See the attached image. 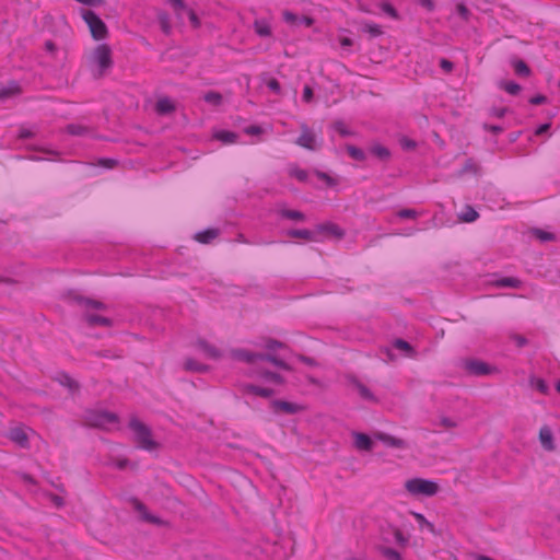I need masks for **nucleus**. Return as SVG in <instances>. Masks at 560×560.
<instances>
[{"instance_id": "a211bd4d", "label": "nucleus", "mask_w": 560, "mask_h": 560, "mask_svg": "<svg viewBox=\"0 0 560 560\" xmlns=\"http://www.w3.org/2000/svg\"><path fill=\"white\" fill-rule=\"evenodd\" d=\"M198 347L200 351L210 359H218L220 357L219 350L214 346L209 345L207 341L200 340L198 342Z\"/></svg>"}, {"instance_id": "49530a36", "label": "nucleus", "mask_w": 560, "mask_h": 560, "mask_svg": "<svg viewBox=\"0 0 560 560\" xmlns=\"http://www.w3.org/2000/svg\"><path fill=\"white\" fill-rule=\"evenodd\" d=\"M313 89L310 85H305L303 89V101L310 103L313 100Z\"/></svg>"}, {"instance_id": "39448f33", "label": "nucleus", "mask_w": 560, "mask_h": 560, "mask_svg": "<svg viewBox=\"0 0 560 560\" xmlns=\"http://www.w3.org/2000/svg\"><path fill=\"white\" fill-rule=\"evenodd\" d=\"M92 59L94 63H96L100 68V74L112 67V50L106 44L98 45L92 55Z\"/></svg>"}, {"instance_id": "9d476101", "label": "nucleus", "mask_w": 560, "mask_h": 560, "mask_svg": "<svg viewBox=\"0 0 560 560\" xmlns=\"http://www.w3.org/2000/svg\"><path fill=\"white\" fill-rule=\"evenodd\" d=\"M375 439L383 442L386 446L393 448L404 450L407 448L408 444L405 440L393 436L390 434L384 432H376L374 434Z\"/></svg>"}, {"instance_id": "0e129e2a", "label": "nucleus", "mask_w": 560, "mask_h": 560, "mask_svg": "<svg viewBox=\"0 0 560 560\" xmlns=\"http://www.w3.org/2000/svg\"><path fill=\"white\" fill-rule=\"evenodd\" d=\"M533 105H540L546 102V97L544 95H537L530 98L529 101Z\"/></svg>"}, {"instance_id": "4be33fe9", "label": "nucleus", "mask_w": 560, "mask_h": 560, "mask_svg": "<svg viewBox=\"0 0 560 560\" xmlns=\"http://www.w3.org/2000/svg\"><path fill=\"white\" fill-rule=\"evenodd\" d=\"M512 66H513L516 74L522 75V77H529L530 69L526 65L525 61L517 59V60L512 61Z\"/></svg>"}, {"instance_id": "052dcab7", "label": "nucleus", "mask_w": 560, "mask_h": 560, "mask_svg": "<svg viewBox=\"0 0 560 560\" xmlns=\"http://www.w3.org/2000/svg\"><path fill=\"white\" fill-rule=\"evenodd\" d=\"M282 347H283V345H282V343H280V342H278V341H276V340H269V341L267 342V345H266V348H267L268 350H271V351H273V350H276V349H278V348H282Z\"/></svg>"}, {"instance_id": "dca6fc26", "label": "nucleus", "mask_w": 560, "mask_h": 560, "mask_svg": "<svg viewBox=\"0 0 560 560\" xmlns=\"http://www.w3.org/2000/svg\"><path fill=\"white\" fill-rule=\"evenodd\" d=\"M9 438L19 444L20 446H25L27 443V434L24 428L16 427L10 430Z\"/></svg>"}, {"instance_id": "774afa93", "label": "nucleus", "mask_w": 560, "mask_h": 560, "mask_svg": "<svg viewBox=\"0 0 560 560\" xmlns=\"http://www.w3.org/2000/svg\"><path fill=\"white\" fill-rule=\"evenodd\" d=\"M335 129L342 136L348 135V130L346 129L345 125L342 122H336Z\"/></svg>"}, {"instance_id": "aec40b11", "label": "nucleus", "mask_w": 560, "mask_h": 560, "mask_svg": "<svg viewBox=\"0 0 560 560\" xmlns=\"http://www.w3.org/2000/svg\"><path fill=\"white\" fill-rule=\"evenodd\" d=\"M244 392L246 394L257 395V396H261V397H269L272 395V390H270L268 388L258 387L255 385H246L244 387Z\"/></svg>"}, {"instance_id": "680f3d73", "label": "nucleus", "mask_w": 560, "mask_h": 560, "mask_svg": "<svg viewBox=\"0 0 560 560\" xmlns=\"http://www.w3.org/2000/svg\"><path fill=\"white\" fill-rule=\"evenodd\" d=\"M400 143H401L402 148H405V149H415L416 148V143L412 140L407 139V138L401 139Z\"/></svg>"}, {"instance_id": "8fccbe9b", "label": "nucleus", "mask_w": 560, "mask_h": 560, "mask_svg": "<svg viewBox=\"0 0 560 560\" xmlns=\"http://www.w3.org/2000/svg\"><path fill=\"white\" fill-rule=\"evenodd\" d=\"M398 215L402 219H413L416 218V211L411 209H404L398 212Z\"/></svg>"}, {"instance_id": "ea45409f", "label": "nucleus", "mask_w": 560, "mask_h": 560, "mask_svg": "<svg viewBox=\"0 0 560 560\" xmlns=\"http://www.w3.org/2000/svg\"><path fill=\"white\" fill-rule=\"evenodd\" d=\"M290 175L292 177H295L300 182H305L306 178H307V173L304 170H301V168H298V167H292L290 170Z\"/></svg>"}, {"instance_id": "4468645a", "label": "nucleus", "mask_w": 560, "mask_h": 560, "mask_svg": "<svg viewBox=\"0 0 560 560\" xmlns=\"http://www.w3.org/2000/svg\"><path fill=\"white\" fill-rule=\"evenodd\" d=\"M317 232L336 238H341L343 236V232L334 223L318 225Z\"/></svg>"}, {"instance_id": "338daca9", "label": "nucleus", "mask_w": 560, "mask_h": 560, "mask_svg": "<svg viewBox=\"0 0 560 560\" xmlns=\"http://www.w3.org/2000/svg\"><path fill=\"white\" fill-rule=\"evenodd\" d=\"M383 10L393 18H397L396 10L390 4H384Z\"/></svg>"}, {"instance_id": "5701e85b", "label": "nucleus", "mask_w": 560, "mask_h": 560, "mask_svg": "<svg viewBox=\"0 0 560 560\" xmlns=\"http://www.w3.org/2000/svg\"><path fill=\"white\" fill-rule=\"evenodd\" d=\"M85 319H86L88 324L91 326H97V325L109 326L110 325V320L108 318L100 316V315L88 314L85 316Z\"/></svg>"}, {"instance_id": "f3484780", "label": "nucleus", "mask_w": 560, "mask_h": 560, "mask_svg": "<svg viewBox=\"0 0 560 560\" xmlns=\"http://www.w3.org/2000/svg\"><path fill=\"white\" fill-rule=\"evenodd\" d=\"M411 515L417 521L419 528L421 530H428L432 534L435 533L434 525L431 522H429L423 514L418 513V512H411Z\"/></svg>"}, {"instance_id": "20e7f679", "label": "nucleus", "mask_w": 560, "mask_h": 560, "mask_svg": "<svg viewBox=\"0 0 560 560\" xmlns=\"http://www.w3.org/2000/svg\"><path fill=\"white\" fill-rule=\"evenodd\" d=\"M82 19L89 26L94 39L100 40L107 36V26L96 13L91 10H82Z\"/></svg>"}, {"instance_id": "0eeeda50", "label": "nucleus", "mask_w": 560, "mask_h": 560, "mask_svg": "<svg viewBox=\"0 0 560 560\" xmlns=\"http://www.w3.org/2000/svg\"><path fill=\"white\" fill-rule=\"evenodd\" d=\"M301 129L302 132L296 140V144L311 151L319 149L320 143L318 142L317 137L305 125H303Z\"/></svg>"}, {"instance_id": "58836bf2", "label": "nucleus", "mask_w": 560, "mask_h": 560, "mask_svg": "<svg viewBox=\"0 0 560 560\" xmlns=\"http://www.w3.org/2000/svg\"><path fill=\"white\" fill-rule=\"evenodd\" d=\"M282 18H283L284 22H287L288 24H291V25H295L301 21L298 15H295L294 13H292L289 10H284L282 12Z\"/></svg>"}, {"instance_id": "e433bc0d", "label": "nucleus", "mask_w": 560, "mask_h": 560, "mask_svg": "<svg viewBox=\"0 0 560 560\" xmlns=\"http://www.w3.org/2000/svg\"><path fill=\"white\" fill-rule=\"evenodd\" d=\"M363 31L370 33L372 36L376 37L382 34L381 27L374 23H364L362 25Z\"/></svg>"}, {"instance_id": "f257e3e1", "label": "nucleus", "mask_w": 560, "mask_h": 560, "mask_svg": "<svg viewBox=\"0 0 560 560\" xmlns=\"http://www.w3.org/2000/svg\"><path fill=\"white\" fill-rule=\"evenodd\" d=\"M406 491L413 497H433L435 495L440 487L435 481L423 479V478H411L405 482Z\"/></svg>"}, {"instance_id": "c756f323", "label": "nucleus", "mask_w": 560, "mask_h": 560, "mask_svg": "<svg viewBox=\"0 0 560 560\" xmlns=\"http://www.w3.org/2000/svg\"><path fill=\"white\" fill-rule=\"evenodd\" d=\"M500 88L511 95H516L521 91V85L512 81L500 83Z\"/></svg>"}, {"instance_id": "3c124183", "label": "nucleus", "mask_w": 560, "mask_h": 560, "mask_svg": "<svg viewBox=\"0 0 560 560\" xmlns=\"http://www.w3.org/2000/svg\"><path fill=\"white\" fill-rule=\"evenodd\" d=\"M316 175L319 179L324 180L327 185L332 186L335 185V180L326 173L324 172H316Z\"/></svg>"}, {"instance_id": "13d9d810", "label": "nucleus", "mask_w": 560, "mask_h": 560, "mask_svg": "<svg viewBox=\"0 0 560 560\" xmlns=\"http://www.w3.org/2000/svg\"><path fill=\"white\" fill-rule=\"evenodd\" d=\"M440 67H441L444 71L450 72V71H452V69H453V63H452L451 61L446 60V59H441V61H440Z\"/></svg>"}, {"instance_id": "4d7b16f0", "label": "nucleus", "mask_w": 560, "mask_h": 560, "mask_svg": "<svg viewBox=\"0 0 560 560\" xmlns=\"http://www.w3.org/2000/svg\"><path fill=\"white\" fill-rule=\"evenodd\" d=\"M247 135L256 136L261 133V128L259 126H249L245 129Z\"/></svg>"}, {"instance_id": "393cba45", "label": "nucleus", "mask_w": 560, "mask_h": 560, "mask_svg": "<svg viewBox=\"0 0 560 560\" xmlns=\"http://www.w3.org/2000/svg\"><path fill=\"white\" fill-rule=\"evenodd\" d=\"M477 218H478V212L471 207H466L465 210L459 215V219L463 222H467V223L476 221Z\"/></svg>"}, {"instance_id": "4c0bfd02", "label": "nucleus", "mask_w": 560, "mask_h": 560, "mask_svg": "<svg viewBox=\"0 0 560 560\" xmlns=\"http://www.w3.org/2000/svg\"><path fill=\"white\" fill-rule=\"evenodd\" d=\"M530 384H532L533 387H535L541 394H547L548 386H547L546 382L542 378H533L530 381Z\"/></svg>"}, {"instance_id": "c9c22d12", "label": "nucleus", "mask_w": 560, "mask_h": 560, "mask_svg": "<svg viewBox=\"0 0 560 560\" xmlns=\"http://www.w3.org/2000/svg\"><path fill=\"white\" fill-rule=\"evenodd\" d=\"M281 215L287 219L296 220V221L304 220V214L296 210H282Z\"/></svg>"}, {"instance_id": "473e14b6", "label": "nucleus", "mask_w": 560, "mask_h": 560, "mask_svg": "<svg viewBox=\"0 0 560 560\" xmlns=\"http://www.w3.org/2000/svg\"><path fill=\"white\" fill-rule=\"evenodd\" d=\"M347 152L352 159L357 161H363L365 159L364 152L354 145H348Z\"/></svg>"}, {"instance_id": "bb28decb", "label": "nucleus", "mask_w": 560, "mask_h": 560, "mask_svg": "<svg viewBox=\"0 0 560 560\" xmlns=\"http://www.w3.org/2000/svg\"><path fill=\"white\" fill-rule=\"evenodd\" d=\"M20 93V88L15 83H11L8 88L0 89V100L16 95Z\"/></svg>"}, {"instance_id": "412c9836", "label": "nucleus", "mask_w": 560, "mask_h": 560, "mask_svg": "<svg viewBox=\"0 0 560 560\" xmlns=\"http://www.w3.org/2000/svg\"><path fill=\"white\" fill-rule=\"evenodd\" d=\"M353 385H354V388L357 389L358 394L363 399L370 400V401H376V398L374 397L372 392L365 385H363L360 382H354Z\"/></svg>"}, {"instance_id": "a18cd8bd", "label": "nucleus", "mask_w": 560, "mask_h": 560, "mask_svg": "<svg viewBox=\"0 0 560 560\" xmlns=\"http://www.w3.org/2000/svg\"><path fill=\"white\" fill-rule=\"evenodd\" d=\"M267 86L273 91L276 94H280L281 92V88H280V83L278 82L277 79L275 78H271L267 81Z\"/></svg>"}, {"instance_id": "72a5a7b5", "label": "nucleus", "mask_w": 560, "mask_h": 560, "mask_svg": "<svg viewBox=\"0 0 560 560\" xmlns=\"http://www.w3.org/2000/svg\"><path fill=\"white\" fill-rule=\"evenodd\" d=\"M260 355L262 358H258V360H268L281 369L289 370V365L283 360L279 359L275 355H262V354H260Z\"/></svg>"}, {"instance_id": "cd10ccee", "label": "nucleus", "mask_w": 560, "mask_h": 560, "mask_svg": "<svg viewBox=\"0 0 560 560\" xmlns=\"http://www.w3.org/2000/svg\"><path fill=\"white\" fill-rule=\"evenodd\" d=\"M497 287H509V288H518L521 285V281L513 277L502 278L495 281Z\"/></svg>"}, {"instance_id": "423d86ee", "label": "nucleus", "mask_w": 560, "mask_h": 560, "mask_svg": "<svg viewBox=\"0 0 560 560\" xmlns=\"http://www.w3.org/2000/svg\"><path fill=\"white\" fill-rule=\"evenodd\" d=\"M463 368L468 374L476 376L488 375L495 371L494 368H491L486 362L476 359L464 360Z\"/></svg>"}, {"instance_id": "37998d69", "label": "nucleus", "mask_w": 560, "mask_h": 560, "mask_svg": "<svg viewBox=\"0 0 560 560\" xmlns=\"http://www.w3.org/2000/svg\"><path fill=\"white\" fill-rule=\"evenodd\" d=\"M534 235L540 241H551L553 240V235L549 232H545L542 230H535Z\"/></svg>"}, {"instance_id": "c85d7f7f", "label": "nucleus", "mask_w": 560, "mask_h": 560, "mask_svg": "<svg viewBox=\"0 0 560 560\" xmlns=\"http://www.w3.org/2000/svg\"><path fill=\"white\" fill-rule=\"evenodd\" d=\"M158 20H159V23H160V26H161L162 31L165 34H170L172 26H171V22H170L168 15L165 12H160L158 14Z\"/></svg>"}, {"instance_id": "69168bd1", "label": "nucleus", "mask_w": 560, "mask_h": 560, "mask_svg": "<svg viewBox=\"0 0 560 560\" xmlns=\"http://www.w3.org/2000/svg\"><path fill=\"white\" fill-rule=\"evenodd\" d=\"M78 2L86 5H101L104 3L103 0H77Z\"/></svg>"}, {"instance_id": "de8ad7c7", "label": "nucleus", "mask_w": 560, "mask_h": 560, "mask_svg": "<svg viewBox=\"0 0 560 560\" xmlns=\"http://www.w3.org/2000/svg\"><path fill=\"white\" fill-rule=\"evenodd\" d=\"M186 12L188 14V18H189L192 26L198 27L200 25V22H199L197 14L195 13V11L191 9H187Z\"/></svg>"}, {"instance_id": "6e6552de", "label": "nucleus", "mask_w": 560, "mask_h": 560, "mask_svg": "<svg viewBox=\"0 0 560 560\" xmlns=\"http://www.w3.org/2000/svg\"><path fill=\"white\" fill-rule=\"evenodd\" d=\"M539 443L541 447L547 452H553L556 450L555 439L552 430L548 425H541L538 434Z\"/></svg>"}, {"instance_id": "9b49d317", "label": "nucleus", "mask_w": 560, "mask_h": 560, "mask_svg": "<svg viewBox=\"0 0 560 560\" xmlns=\"http://www.w3.org/2000/svg\"><path fill=\"white\" fill-rule=\"evenodd\" d=\"M254 31L259 37H271L272 30L270 23L265 19L254 21Z\"/></svg>"}, {"instance_id": "5fc2aeb1", "label": "nucleus", "mask_w": 560, "mask_h": 560, "mask_svg": "<svg viewBox=\"0 0 560 560\" xmlns=\"http://www.w3.org/2000/svg\"><path fill=\"white\" fill-rule=\"evenodd\" d=\"M394 537H395L396 541L400 545H405L407 542V539L405 538V536L400 529H395Z\"/></svg>"}, {"instance_id": "a19ab883", "label": "nucleus", "mask_w": 560, "mask_h": 560, "mask_svg": "<svg viewBox=\"0 0 560 560\" xmlns=\"http://www.w3.org/2000/svg\"><path fill=\"white\" fill-rule=\"evenodd\" d=\"M292 237H300L304 240H313L312 232L308 230H293L289 233Z\"/></svg>"}, {"instance_id": "864d4df0", "label": "nucleus", "mask_w": 560, "mask_h": 560, "mask_svg": "<svg viewBox=\"0 0 560 560\" xmlns=\"http://www.w3.org/2000/svg\"><path fill=\"white\" fill-rule=\"evenodd\" d=\"M261 376L264 378H267V380H270V381H273V382H277V383H280L282 381L281 377L278 374H275V373L264 372V373H261Z\"/></svg>"}, {"instance_id": "1a4fd4ad", "label": "nucleus", "mask_w": 560, "mask_h": 560, "mask_svg": "<svg viewBox=\"0 0 560 560\" xmlns=\"http://www.w3.org/2000/svg\"><path fill=\"white\" fill-rule=\"evenodd\" d=\"M133 510L139 514V517L147 522V523H151V524H160L161 521L159 517L154 516L153 514H151L147 506L140 502L138 499H132L130 501Z\"/></svg>"}, {"instance_id": "7ed1b4c3", "label": "nucleus", "mask_w": 560, "mask_h": 560, "mask_svg": "<svg viewBox=\"0 0 560 560\" xmlns=\"http://www.w3.org/2000/svg\"><path fill=\"white\" fill-rule=\"evenodd\" d=\"M85 422L95 428L112 429L117 425L118 418L112 412L93 410L86 413Z\"/></svg>"}, {"instance_id": "a878e982", "label": "nucleus", "mask_w": 560, "mask_h": 560, "mask_svg": "<svg viewBox=\"0 0 560 560\" xmlns=\"http://www.w3.org/2000/svg\"><path fill=\"white\" fill-rule=\"evenodd\" d=\"M214 138L222 141L223 143H234L237 139V136L231 131H219L214 135Z\"/></svg>"}, {"instance_id": "f704fd0d", "label": "nucleus", "mask_w": 560, "mask_h": 560, "mask_svg": "<svg viewBox=\"0 0 560 560\" xmlns=\"http://www.w3.org/2000/svg\"><path fill=\"white\" fill-rule=\"evenodd\" d=\"M205 101L207 103H210V104H213V105H220L221 102H222V96L220 93L218 92H208L206 95H205Z\"/></svg>"}, {"instance_id": "2eb2a0df", "label": "nucleus", "mask_w": 560, "mask_h": 560, "mask_svg": "<svg viewBox=\"0 0 560 560\" xmlns=\"http://www.w3.org/2000/svg\"><path fill=\"white\" fill-rule=\"evenodd\" d=\"M231 354L233 359L247 363H254L258 360V358H262L260 354L252 353L242 349L233 350Z\"/></svg>"}, {"instance_id": "c03bdc74", "label": "nucleus", "mask_w": 560, "mask_h": 560, "mask_svg": "<svg viewBox=\"0 0 560 560\" xmlns=\"http://www.w3.org/2000/svg\"><path fill=\"white\" fill-rule=\"evenodd\" d=\"M456 12L464 20H467L469 16V10L464 3H458L456 5Z\"/></svg>"}, {"instance_id": "09e8293b", "label": "nucleus", "mask_w": 560, "mask_h": 560, "mask_svg": "<svg viewBox=\"0 0 560 560\" xmlns=\"http://www.w3.org/2000/svg\"><path fill=\"white\" fill-rule=\"evenodd\" d=\"M168 2L173 5V8L179 13V11H186L187 8L184 3V0H168Z\"/></svg>"}, {"instance_id": "79ce46f5", "label": "nucleus", "mask_w": 560, "mask_h": 560, "mask_svg": "<svg viewBox=\"0 0 560 560\" xmlns=\"http://www.w3.org/2000/svg\"><path fill=\"white\" fill-rule=\"evenodd\" d=\"M382 552L389 560H400L399 552H397L396 550H394L392 548H384Z\"/></svg>"}, {"instance_id": "6ab92c4d", "label": "nucleus", "mask_w": 560, "mask_h": 560, "mask_svg": "<svg viewBox=\"0 0 560 560\" xmlns=\"http://www.w3.org/2000/svg\"><path fill=\"white\" fill-rule=\"evenodd\" d=\"M218 236V231L213 229L199 232L195 235V240L202 244H208Z\"/></svg>"}, {"instance_id": "b1692460", "label": "nucleus", "mask_w": 560, "mask_h": 560, "mask_svg": "<svg viewBox=\"0 0 560 560\" xmlns=\"http://www.w3.org/2000/svg\"><path fill=\"white\" fill-rule=\"evenodd\" d=\"M394 347L400 351H404L407 357H410V358L415 357L413 348L410 346V343H408L407 341H405L402 339L395 340Z\"/></svg>"}, {"instance_id": "2f4dec72", "label": "nucleus", "mask_w": 560, "mask_h": 560, "mask_svg": "<svg viewBox=\"0 0 560 560\" xmlns=\"http://www.w3.org/2000/svg\"><path fill=\"white\" fill-rule=\"evenodd\" d=\"M371 152L381 160H386L389 158V151L385 147L380 144L373 145L371 148Z\"/></svg>"}, {"instance_id": "603ef678", "label": "nucleus", "mask_w": 560, "mask_h": 560, "mask_svg": "<svg viewBox=\"0 0 560 560\" xmlns=\"http://www.w3.org/2000/svg\"><path fill=\"white\" fill-rule=\"evenodd\" d=\"M185 368L189 371H201L202 366L200 364H197L192 362L191 360H187L185 363Z\"/></svg>"}, {"instance_id": "bf43d9fd", "label": "nucleus", "mask_w": 560, "mask_h": 560, "mask_svg": "<svg viewBox=\"0 0 560 560\" xmlns=\"http://www.w3.org/2000/svg\"><path fill=\"white\" fill-rule=\"evenodd\" d=\"M68 130L72 135H82L85 129L81 126L71 125L68 127Z\"/></svg>"}, {"instance_id": "6e6d98bb", "label": "nucleus", "mask_w": 560, "mask_h": 560, "mask_svg": "<svg viewBox=\"0 0 560 560\" xmlns=\"http://www.w3.org/2000/svg\"><path fill=\"white\" fill-rule=\"evenodd\" d=\"M85 306L86 307H91V308H96V310H102L104 308V304L101 303V302H96V301H90V300H86L84 302Z\"/></svg>"}, {"instance_id": "ddd939ff", "label": "nucleus", "mask_w": 560, "mask_h": 560, "mask_svg": "<svg viewBox=\"0 0 560 560\" xmlns=\"http://www.w3.org/2000/svg\"><path fill=\"white\" fill-rule=\"evenodd\" d=\"M155 109L160 115H167L175 110V104L170 97H160L155 104Z\"/></svg>"}, {"instance_id": "f03ea898", "label": "nucleus", "mask_w": 560, "mask_h": 560, "mask_svg": "<svg viewBox=\"0 0 560 560\" xmlns=\"http://www.w3.org/2000/svg\"><path fill=\"white\" fill-rule=\"evenodd\" d=\"M129 427L135 434V440L138 445L147 451H152L156 448V443L152 439L151 431L149 428L143 424L140 420L133 418L129 422Z\"/></svg>"}, {"instance_id": "7c9ffc66", "label": "nucleus", "mask_w": 560, "mask_h": 560, "mask_svg": "<svg viewBox=\"0 0 560 560\" xmlns=\"http://www.w3.org/2000/svg\"><path fill=\"white\" fill-rule=\"evenodd\" d=\"M277 409L284 411L287 413H294L299 410V407L294 404L288 401H277L275 402Z\"/></svg>"}, {"instance_id": "e2e57ef3", "label": "nucleus", "mask_w": 560, "mask_h": 560, "mask_svg": "<svg viewBox=\"0 0 560 560\" xmlns=\"http://www.w3.org/2000/svg\"><path fill=\"white\" fill-rule=\"evenodd\" d=\"M441 424L447 429H452V428L456 427V423L450 418H443L441 420Z\"/></svg>"}, {"instance_id": "f8f14e48", "label": "nucleus", "mask_w": 560, "mask_h": 560, "mask_svg": "<svg viewBox=\"0 0 560 560\" xmlns=\"http://www.w3.org/2000/svg\"><path fill=\"white\" fill-rule=\"evenodd\" d=\"M354 446L360 451L369 452L373 447V442L368 434L353 433Z\"/></svg>"}]
</instances>
